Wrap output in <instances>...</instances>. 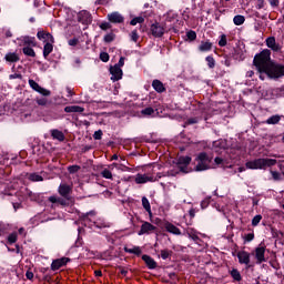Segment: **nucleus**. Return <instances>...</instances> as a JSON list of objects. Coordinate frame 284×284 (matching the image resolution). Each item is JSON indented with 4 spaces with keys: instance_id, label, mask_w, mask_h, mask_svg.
Instances as JSON below:
<instances>
[{
    "instance_id": "10",
    "label": "nucleus",
    "mask_w": 284,
    "mask_h": 284,
    "mask_svg": "<svg viewBox=\"0 0 284 284\" xmlns=\"http://www.w3.org/2000/svg\"><path fill=\"white\" fill-rule=\"evenodd\" d=\"M151 32H152L153 37L161 38V37H163V34H165V28H163V26H161L159 23H154L151 26Z\"/></svg>"
},
{
    "instance_id": "35",
    "label": "nucleus",
    "mask_w": 284,
    "mask_h": 284,
    "mask_svg": "<svg viewBox=\"0 0 284 284\" xmlns=\"http://www.w3.org/2000/svg\"><path fill=\"white\" fill-rule=\"evenodd\" d=\"M101 176H103V179L112 180V170L110 169L102 170Z\"/></svg>"
},
{
    "instance_id": "31",
    "label": "nucleus",
    "mask_w": 284,
    "mask_h": 284,
    "mask_svg": "<svg viewBox=\"0 0 284 284\" xmlns=\"http://www.w3.org/2000/svg\"><path fill=\"white\" fill-rule=\"evenodd\" d=\"M95 212L94 211H91V212H88L87 214L82 215V221L85 223V225H88L89 221L92 222V216H95Z\"/></svg>"
},
{
    "instance_id": "8",
    "label": "nucleus",
    "mask_w": 284,
    "mask_h": 284,
    "mask_svg": "<svg viewBox=\"0 0 284 284\" xmlns=\"http://www.w3.org/2000/svg\"><path fill=\"white\" fill-rule=\"evenodd\" d=\"M154 181H156V179H154V176L152 175L141 173L135 175V183H138V185H141L143 183H154Z\"/></svg>"
},
{
    "instance_id": "61",
    "label": "nucleus",
    "mask_w": 284,
    "mask_h": 284,
    "mask_svg": "<svg viewBox=\"0 0 284 284\" xmlns=\"http://www.w3.org/2000/svg\"><path fill=\"white\" fill-rule=\"evenodd\" d=\"M265 6V0H257V9L261 10Z\"/></svg>"
},
{
    "instance_id": "56",
    "label": "nucleus",
    "mask_w": 284,
    "mask_h": 284,
    "mask_svg": "<svg viewBox=\"0 0 284 284\" xmlns=\"http://www.w3.org/2000/svg\"><path fill=\"white\" fill-rule=\"evenodd\" d=\"M114 65H119V68H123V65H125V58L121 57L118 64Z\"/></svg>"
},
{
    "instance_id": "24",
    "label": "nucleus",
    "mask_w": 284,
    "mask_h": 284,
    "mask_svg": "<svg viewBox=\"0 0 284 284\" xmlns=\"http://www.w3.org/2000/svg\"><path fill=\"white\" fill-rule=\"evenodd\" d=\"M51 136L57 141H65V135L63 134V132L57 129L51 131Z\"/></svg>"
},
{
    "instance_id": "27",
    "label": "nucleus",
    "mask_w": 284,
    "mask_h": 284,
    "mask_svg": "<svg viewBox=\"0 0 284 284\" xmlns=\"http://www.w3.org/2000/svg\"><path fill=\"white\" fill-rule=\"evenodd\" d=\"M124 251L128 254H135V256H141V247L139 246H133V247H124Z\"/></svg>"
},
{
    "instance_id": "5",
    "label": "nucleus",
    "mask_w": 284,
    "mask_h": 284,
    "mask_svg": "<svg viewBox=\"0 0 284 284\" xmlns=\"http://www.w3.org/2000/svg\"><path fill=\"white\" fill-rule=\"evenodd\" d=\"M29 85H30L31 89L34 90V92H38L39 94H42V97H50V94H51L50 90H48L45 88H42L34 80H29Z\"/></svg>"
},
{
    "instance_id": "58",
    "label": "nucleus",
    "mask_w": 284,
    "mask_h": 284,
    "mask_svg": "<svg viewBox=\"0 0 284 284\" xmlns=\"http://www.w3.org/2000/svg\"><path fill=\"white\" fill-rule=\"evenodd\" d=\"M26 276L29 281H32V278H34V273H32V271H27Z\"/></svg>"
},
{
    "instance_id": "2",
    "label": "nucleus",
    "mask_w": 284,
    "mask_h": 284,
    "mask_svg": "<svg viewBox=\"0 0 284 284\" xmlns=\"http://www.w3.org/2000/svg\"><path fill=\"white\" fill-rule=\"evenodd\" d=\"M276 163L274 159H256L246 162L247 170H265V168H272Z\"/></svg>"
},
{
    "instance_id": "4",
    "label": "nucleus",
    "mask_w": 284,
    "mask_h": 284,
    "mask_svg": "<svg viewBox=\"0 0 284 284\" xmlns=\"http://www.w3.org/2000/svg\"><path fill=\"white\" fill-rule=\"evenodd\" d=\"M190 163H192V158H190V156H180L179 161H178L179 172H183L184 174H187V172H190L187 170V165Z\"/></svg>"
},
{
    "instance_id": "41",
    "label": "nucleus",
    "mask_w": 284,
    "mask_h": 284,
    "mask_svg": "<svg viewBox=\"0 0 284 284\" xmlns=\"http://www.w3.org/2000/svg\"><path fill=\"white\" fill-rule=\"evenodd\" d=\"M271 174L273 176V181H282L283 176L281 175V173L276 172V171H271Z\"/></svg>"
},
{
    "instance_id": "11",
    "label": "nucleus",
    "mask_w": 284,
    "mask_h": 284,
    "mask_svg": "<svg viewBox=\"0 0 284 284\" xmlns=\"http://www.w3.org/2000/svg\"><path fill=\"white\" fill-rule=\"evenodd\" d=\"M108 19L111 23H123V21H125V18H123V16L118 11L109 13Z\"/></svg>"
},
{
    "instance_id": "7",
    "label": "nucleus",
    "mask_w": 284,
    "mask_h": 284,
    "mask_svg": "<svg viewBox=\"0 0 284 284\" xmlns=\"http://www.w3.org/2000/svg\"><path fill=\"white\" fill-rule=\"evenodd\" d=\"M155 231H156V226H154L152 223L143 222L138 234L139 236H143V234H152V232H155Z\"/></svg>"
},
{
    "instance_id": "55",
    "label": "nucleus",
    "mask_w": 284,
    "mask_h": 284,
    "mask_svg": "<svg viewBox=\"0 0 284 284\" xmlns=\"http://www.w3.org/2000/svg\"><path fill=\"white\" fill-rule=\"evenodd\" d=\"M270 6H272V8H278V0H268Z\"/></svg>"
},
{
    "instance_id": "23",
    "label": "nucleus",
    "mask_w": 284,
    "mask_h": 284,
    "mask_svg": "<svg viewBox=\"0 0 284 284\" xmlns=\"http://www.w3.org/2000/svg\"><path fill=\"white\" fill-rule=\"evenodd\" d=\"M210 50H212V42L210 41H202L201 44L199 45L200 52H210Z\"/></svg>"
},
{
    "instance_id": "48",
    "label": "nucleus",
    "mask_w": 284,
    "mask_h": 284,
    "mask_svg": "<svg viewBox=\"0 0 284 284\" xmlns=\"http://www.w3.org/2000/svg\"><path fill=\"white\" fill-rule=\"evenodd\" d=\"M100 59H101V61H103V63H108V61H110V55L105 52H102L100 54Z\"/></svg>"
},
{
    "instance_id": "12",
    "label": "nucleus",
    "mask_w": 284,
    "mask_h": 284,
    "mask_svg": "<svg viewBox=\"0 0 284 284\" xmlns=\"http://www.w3.org/2000/svg\"><path fill=\"white\" fill-rule=\"evenodd\" d=\"M58 192L60 196H63V199H70V192H72V186L68 184H60Z\"/></svg>"
},
{
    "instance_id": "60",
    "label": "nucleus",
    "mask_w": 284,
    "mask_h": 284,
    "mask_svg": "<svg viewBox=\"0 0 284 284\" xmlns=\"http://www.w3.org/2000/svg\"><path fill=\"white\" fill-rule=\"evenodd\" d=\"M37 37H38V39H40V41L43 40V39H45V32L39 31V32L37 33Z\"/></svg>"
},
{
    "instance_id": "32",
    "label": "nucleus",
    "mask_w": 284,
    "mask_h": 284,
    "mask_svg": "<svg viewBox=\"0 0 284 284\" xmlns=\"http://www.w3.org/2000/svg\"><path fill=\"white\" fill-rule=\"evenodd\" d=\"M23 54H26V57H37V53L34 52V49L30 48V47H24L22 49Z\"/></svg>"
},
{
    "instance_id": "18",
    "label": "nucleus",
    "mask_w": 284,
    "mask_h": 284,
    "mask_svg": "<svg viewBox=\"0 0 284 284\" xmlns=\"http://www.w3.org/2000/svg\"><path fill=\"white\" fill-rule=\"evenodd\" d=\"M164 227L166 232H170V234H175V236H181V230L176 227L174 224L166 222L164 224Z\"/></svg>"
},
{
    "instance_id": "19",
    "label": "nucleus",
    "mask_w": 284,
    "mask_h": 284,
    "mask_svg": "<svg viewBox=\"0 0 284 284\" xmlns=\"http://www.w3.org/2000/svg\"><path fill=\"white\" fill-rule=\"evenodd\" d=\"M142 261H144V263L148 265V267L150 270H155L156 267V262L154 261V258H152L151 256L149 255H143L142 256Z\"/></svg>"
},
{
    "instance_id": "16",
    "label": "nucleus",
    "mask_w": 284,
    "mask_h": 284,
    "mask_svg": "<svg viewBox=\"0 0 284 284\" xmlns=\"http://www.w3.org/2000/svg\"><path fill=\"white\" fill-rule=\"evenodd\" d=\"M237 258L242 265H250V253L241 251L237 253Z\"/></svg>"
},
{
    "instance_id": "64",
    "label": "nucleus",
    "mask_w": 284,
    "mask_h": 284,
    "mask_svg": "<svg viewBox=\"0 0 284 284\" xmlns=\"http://www.w3.org/2000/svg\"><path fill=\"white\" fill-rule=\"evenodd\" d=\"M246 77H247L248 79H252V77H254V71H252V70L247 71V72H246Z\"/></svg>"
},
{
    "instance_id": "37",
    "label": "nucleus",
    "mask_w": 284,
    "mask_h": 284,
    "mask_svg": "<svg viewBox=\"0 0 284 284\" xmlns=\"http://www.w3.org/2000/svg\"><path fill=\"white\" fill-rule=\"evenodd\" d=\"M205 61L207 63V67L211 69L216 65V61L214 60V58L212 55H207Z\"/></svg>"
},
{
    "instance_id": "15",
    "label": "nucleus",
    "mask_w": 284,
    "mask_h": 284,
    "mask_svg": "<svg viewBox=\"0 0 284 284\" xmlns=\"http://www.w3.org/2000/svg\"><path fill=\"white\" fill-rule=\"evenodd\" d=\"M266 45L267 48L273 50V52H278L281 50V45L276 43V38L274 37H270L266 39Z\"/></svg>"
},
{
    "instance_id": "57",
    "label": "nucleus",
    "mask_w": 284,
    "mask_h": 284,
    "mask_svg": "<svg viewBox=\"0 0 284 284\" xmlns=\"http://www.w3.org/2000/svg\"><path fill=\"white\" fill-rule=\"evenodd\" d=\"M101 30H110V23L109 22H104L100 24Z\"/></svg>"
},
{
    "instance_id": "43",
    "label": "nucleus",
    "mask_w": 284,
    "mask_h": 284,
    "mask_svg": "<svg viewBox=\"0 0 284 284\" xmlns=\"http://www.w3.org/2000/svg\"><path fill=\"white\" fill-rule=\"evenodd\" d=\"M70 174H75V172L80 171L81 170V166L79 165H71L68 168Z\"/></svg>"
},
{
    "instance_id": "50",
    "label": "nucleus",
    "mask_w": 284,
    "mask_h": 284,
    "mask_svg": "<svg viewBox=\"0 0 284 284\" xmlns=\"http://www.w3.org/2000/svg\"><path fill=\"white\" fill-rule=\"evenodd\" d=\"M187 39H190V41H194L196 39V32L195 31H189L186 33Z\"/></svg>"
},
{
    "instance_id": "9",
    "label": "nucleus",
    "mask_w": 284,
    "mask_h": 284,
    "mask_svg": "<svg viewBox=\"0 0 284 284\" xmlns=\"http://www.w3.org/2000/svg\"><path fill=\"white\" fill-rule=\"evenodd\" d=\"M69 262H70V258L68 257H61V258L54 260L51 264V270L53 271L61 270V267H63L64 265H68Z\"/></svg>"
},
{
    "instance_id": "29",
    "label": "nucleus",
    "mask_w": 284,
    "mask_h": 284,
    "mask_svg": "<svg viewBox=\"0 0 284 284\" xmlns=\"http://www.w3.org/2000/svg\"><path fill=\"white\" fill-rule=\"evenodd\" d=\"M142 206L146 212H149V214H152V206L150 205V200H148V197L145 196L142 197Z\"/></svg>"
},
{
    "instance_id": "40",
    "label": "nucleus",
    "mask_w": 284,
    "mask_h": 284,
    "mask_svg": "<svg viewBox=\"0 0 284 284\" xmlns=\"http://www.w3.org/2000/svg\"><path fill=\"white\" fill-rule=\"evenodd\" d=\"M219 45H220L221 48H225V45H227V37H226L225 34H222V36H221V39H220V41H219Z\"/></svg>"
},
{
    "instance_id": "28",
    "label": "nucleus",
    "mask_w": 284,
    "mask_h": 284,
    "mask_svg": "<svg viewBox=\"0 0 284 284\" xmlns=\"http://www.w3.org/2000/svg\"><path fill=\"white\" fill-rule=\"evenodd\" d=\"M186 234H187L189 239H192L193 241H199V232H196V230L187 229Z\"/></svg>"
},
{
    "instance_id": "38",
    "label": "nucleus",
    "mask_w": 284,
    "mask_h": 284,
    "mask_svg": "<svg viewBox=\"0 0 284 284\" xmlns=\"http://www.w3.org/2000/svg\"><path fill=\"white\" fill-rule=\"evenodd\" d=\"M29 180L33 181V182H39V181H43V176L37 174V173H31L29 175Z\"/></svg>"
},
{
    "instance_id": "33",
    "label": "nucleus",
    "mask_w": 284,
    "mask_h": 284,
    "mask_svg": "<svg viewBox=\"0 0 284 284\" xmlns=\"http://www.w3.org/2000/svg\"><path fill=\"white\" fill-rule=\"evenodd\" d=\"M233 22L235 26H243L245 23V17L244 16H235L233 18Z\"/></svg>"
},
{
    "instance_id": "63",
    "label": "nucleus",
    "mask_w": 284,
    "mask_h": 284,
    "mask_svg": "<svg viewBox=\"0 0 284 284\" xmlns=\"http://www.w3.org/2000/svg\"><path fill=\"white\" fill-rule=\"evenodd\" d=\"M246 241H254V234L250 233L246 235Z\"/></svg>"
},
{
    "instance_id": "20",
    "label": "nucleus",
    "mask_w": 284,
    "mask_h": 284,
    "mask_svg": "<svg viewBox=\"0 0 284 284\" xmlns=\"http://www.w3.org/2000/svg\"><path fill=\"white\" fill-rule=\"evenodd\" d=\"M50 203H58L59 205H68V201H70V197L63 199L58 196H50L49 197Z\"/></svg>"
},
{
    "instance_id": "21",
    "label": "nucleus",
    "mask_w": 284,
    "mask_h": 284,
    "mask_svg": "<svg viewBox=\"0 0 284 284\" xmlns=\"http://www.w3.org/2000/svg\"><path fill=\"white\" fill-rule=\"evenodd\" d=\"M152 88L155 90V92H165V87L160 80H153Z\"/></svg>"
},
{
    "instance_id": "42",
    "label": "nucleus",
    "mask_w": 284,
    "mask_h": 284,
    "mask_svg": "<svg viewBox=\"0 0 284 284\" xmlns=\"http://www.w3.org/2000/svg\"><path fill=\"white\" fill-rule=\"evenodd\" d=\"M263 219V216H261V215H255L254 217H253V220H252V225L254 226V227H256V225H258V223H261V220Z\"/></svg>"
},
{
    "instance_id": "51",
    "label": "nucleus",
    "mask_w": 284,
    "mask_h": 284,
    "mask_svg": "<svg viewBox=\"0 0 284 284\" xmlns=\"http://www.w3.org/2000/svg\"><path fill=\"white\" fill-rule=\"evenodd\" d=\"M131 40H133L134 43H136V41H139V32H136V30H133L131 32Z\"/></svg>"
},
{
    "instance_id": "45",
    "label": "nucleus",
    "mask_w": 284,
    "mask_h": 284,
    "mask_svg": "<svg viewBox=\"0 0 284 284\" xmlns=\"http://www.w3.org/2000/svg\"><path fill=\"white\" fill-rule=\"evenodd\" d=\"M8 242L12 245V243H17V233H11L8 236Z\"/></svg>"
},
{
    "instance_id": "46",
    "label": "nucleus",
    "mask_w": 284,
    "mask_h": 284,
    "mask_svg": "<svg viewBox=\"0 0 284 284\" xmlns=\"http://www.w3.org/2000/svg\"><path fill=\"white\" fill-rule=\"evenodd\" d=\"M115 170H120L121 172H128V165H125V163H118Z\"/></svg>"
},
{
    "instance_id": "44",
    "label": "nucleus",
    "mask_w": 284,
    "mask_h": 284,
    "mask_svg": "<svg viewBox=\"0 0 284 284\" xmlns=\"http://www.w3.org/2000/svg\"><path fill=\"white\" fill-rule=\"evenodd\" d=\"M36 102L38 103V105H48V99L45 98H37Z\"/></svg>"
},
{
    "instance_id": "26",
    "label": "nucleus",
    "mask_w": 284,
    "mask_h": 284,
    "mask_svg": "<svg viewBox=\"0 0 284 284\" xmlns=\"http://www.w3.org/2000/svg\"><path fill=\"white\" fill-rule=\"evenodd\" d=\"M281 122V115L275 114L266 120L267 125H276Z\"/></svg>"
},
{
    "instance_id": "3",
    "label": "nucleus",
    "mask_w": 284,
    "mask_h": 284,
    "mask_svg": "<svg viewBox=\"0 0 284 284\" xmlns=\"http://www.w3.org/2000/svg\"><path fill=\"white\" fill-rule=\"evenodd\" d=\"M195 161V172H204V170H210V163H212V158H210L206 153H200Z\"/></svg>"
},
{
    "instance_id": "53",
    "label": "nucleus",
    "mask_w": 284,
    "mask_h": 284,
    "mask_svg": "<svg viewBox=\"0 0 284 284\" xmlns=\"http://www.w3.org/2000/svg\"><path fill=\"white\" fill-rule=\"evenodd\" d=\"M44 41H49V43H54V37L50 33H45V39Z\"/></svg>"
},
{
    "instance_id": "36",
    "label": "nucleus",
    "mask_w": 284,
    "mask_h": 284,
    "mask_svg": "<svg viewBox=\"0 0 284 284\" xmlns=\"http://www.w3.org/2000/svg\"><path fill=\"white\" fill-rule=\"evenodd\" d=\"M231 276H232V278H234V281H241V272H239V270H236V268H233L232 271H231Z\"/></svg>"
},
{
    "instance_id": "6",
    "label": "nucleus",
    "mask_w": 284,
    "mask_h": 284,
    "mask_svg": "<svg viewBox=\"0 0 284 284\" xmlns=\"http://www.w3.org/2000/svg\"><path fill=\"white\" fill-rule=\"evenodd\" d=\"M111 81H121L123 79V70L119 65L110 68Z\"/></svg>"
},
{
    "instance_id": "14",
    "label": "nucleus",
    "mask_w": 284,
    "mask_h": 284,
    "mask_svg": "<svg viewBox=\"0 0 284 284\" xmlns=\"http://www.w3.org/2000/svg\"><path fill=\"white\" fill-rule=\"evenodd\" d=\"M255 258L257 263H265V246H258L255 248Z\"/></svg>"
},
{
    "instance_id": "54",
    "label": "nucleus",
    "mask_w": 284,
    "mask_h": 284,
    "mask_svg": "<svg viewBox=\"0 0 284 284\" xmlns=\"http://www.w3.org/2000/svg\"><path fill=\"white\" fill-rule=\"evenodd\" d=\"M194 123H199V119L191 118L186 121V125H194Z\"/></svg>"
},
{
    "instance_id": "1",
    "label": "nucleus",
    "mask_w": 284,
    "mask_h": 284,
    "mask_svg": "<svg viewBox=\"0 0 284 284\" xmlns=\"http://www.w3.org/2000/svg\"><path fill=\"white\" fill-rule=\"evenodd\" d=\"M272 52L265 49L256 54L253 60V63L260 73L261 81H265V77H268V79H280V77H284V65L274 64L270 58Z\"/></svg>"
},
{
    "instance_id": "34",
    "label": "nucleus",
    "mask_w": 284,
    "mask_h": 284,
    "mask_svg": "<svg viewBox=\"0 0 284 284\" xmlns=\"http://www.w3.org/2000/svg\"><path fill=\"white\" fill-rule=\"evenodd\" d=\"M141 114L143 116H152V114H154V110L152 109V106L145 108L141 111Z\"/></svg>"
},
{
    "instance_id": "49",
    "label": "nucleus",
    "mask_w": 284,
    "mask_h": 284,
    "mask_svg": "<svg viewBox=\"0 0 284 284\" xmlns=\"http://www.w3.org/2000/svg\"><path fill=\"white\" fill-rule=\"evenodd\" d=\"M101 136H103V131L101 130L95 131L93 134V139H95V141H101Z\"/></svg>"
},
{
    "instance_id": "13",
    "label": "nucleus",
    "mask_w": 284,
    "mask_h": 284,
    "mask_svg": "<svg viewBox=\"0 0 284 284\" xmlns=\"http://www.w3.org/2000/svg\"><path fill=\"white\" fill-rule=\"evenodd\" d=\"M78 21H80V23H84L85 26H88V23H92V16H90V12L88 11H81L78 14Z\"/></svg>"
},
{
    "instance_id": "62",
    "label": "nucleus",
    "mask_w": 284,
    "mask_h": 284,
    "mask_svg": "<svg viewBox=\"0 0 284 284\" xmlns=\"http://www.w3.org/2000/svg\"><path fill=\"white\" fill-rule=\"evenodd\" d=\"M207 205H210V200L202 201V203H201L202 210H205V207H207Z\"/></svg>"
},
{
    "instance_id": "47",
    "label": "nucleus",
    "mask_w": 284,
    "mask_h": 284,
    "mask_svg": "<svg viewBox=\"0 0 284 284\" xmlns=\"http://www.w3.org/2000/svg\"><path fill=\"white\" fill-rule=\"evenodd\" d=\"M105 43H112L114 41V33H109L104 37Z\"/></svg>"
},
{
    "instance_id": "39",
    "label": "nucleus",
    "mask_w": 284,
    "mask_h": 284,
    "mask_svg": "<svg viewBox=\"0 0 284 284\" xmlns=\"http://www.w3.org/2000/svg\"><path fill=\"white\" fill-rule=\"evenodd\" d=\"M143 21H145V18L143 17H135L131 20L130 24L131 26H136L138 23H143Z\"/></svg>"
},
{
    "instance_id": "52",
    "label": "nucleus",
    "mask_w": 284,
    "mask_h": 284,
    "mask_svg": "<svg viewBox=\"0 0 284 284\" xmlns=\"http://www.w3.org/2000/svg\"><path fill=\"white\" fill-rule=\"evenodd\" d=\"M169 257H170V251L168 250L161 251V258H163V261L168 260Z\"/></svg>"
},
{
    "instance_id": "59",
    "label": "nucleus",
    "mask_w": 284,
    "mask_h": 284,
    "mask_svg": "<svg viewBox=\"0 0 284 284\" xmlns=\"http://www.w3.org/2000/svg\"><path fill=\"white\" fill-rule=\"evenodd\" d=\"M69 45H77L79 43V39L73 38L71 40L68 41Z\"/></svg>"
},
{
    "instance_id": "25",
    "label": "nucleus",
    "mask_w": 284,
    "mask_h": 284,
    "mask_svg": "<svg viewBox=\"0 0 284 284\" xmlns=\"http://www.w3.org/2000/svg\"><path fill=\"white\" fill-rule=\"evenodd\" d=\"M4 59L9 63H17V61H19V54H17L14 52H10V53L6 54Z\"/></svg>"
},
{
    "instance_id": "30",
    "label": "nucleus",
    "mask_w": 284,
    "mask_h": 284,
    "mask_svg": "<svg viewBox=\"0 0 284 284\" xmlns=\"http://www.w3.org/2000/svg\"><path fill=\"white\" fill-rule=\"evenodd\" d=\"M85 109L79 105L65 106L64 112H84Z\"/></svg>"
},
{
    "instance_id": "22",
    "label": "nucleus",
    "mask_w": 284,
    "mask_h": 284,
    "mask_svg": "<svg viewBox=\"0 0 284 284\" xmlns=\"http://www.w3.org/2000/svg\"><path fill=\"white\" fill-rule=\"evenodd\" d=\"M53 50H54V47L52 45V42H47L43 47L44 59H48V57H50Z\"/></svg>"
},
{
    "instance_id": "17",
    "label": "nucleus",
    "mask_w": 284,
    "mask_h": 284,
    "mask_svg": "<svg viewBox=\"0 0 284 284\" xmlns=\"http://www.w3.org/2000/svg\"><path fill=\"white\" fill-rule=\"evenodd\" d=\"M19 41H21L20 45H27V48H30V45L34 48V45H37V42H34V38L32 37L24 36L21 37Z\"/></svg>"
}]
</instances>
